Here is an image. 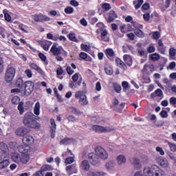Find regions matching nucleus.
Here are the masks:
<instances>
[{
    "instance_id": "f257e3e1",
    "label": "nucleus",
    "mask_w": 176,
    "mask_h": 176,
    "mask_svg": "<svg viewBox=\"0 0 176 176\" xmlns=\"http://www.w3.org/2000/svg\"><path fill=\"white\" fill-rule=\"evenodd\" d=\"M88 159L94 166L100 163V159L105 160L108 159V153L101 146H98L95 148V154L90 153L88 154Z\"/></svg>"
},
{
    "instance_id": "37998d69",
    "label": "nucleus",
    "mask_w": 176,
    "mask_h": 176,
    "mask_svg": "<svg viewBox=\"0 0 176 176\" xmlns=\"http://www.w3.org/2000/svg\"><path fill=\"white\" fill-rule=\"evenodd\" d=\"M12 102L14 104V105H17L18 104H20V98L19 96H14L12 99Z\"/></svg>"
},
{
    "instance_id": "4c0bfd02",
    "label": "nucleus",
    "mask_w": 176,
    "mask_h": 176,
    "mask_svg": "<svg viewBox=\"0 0 176 176\" xmlns=\"http://www.w3.org/2000/svg\"><path fill=\"white\" fill-rule=\"evenodd\" d=\"M41 169L43 170V173L45 171H52L53 170V167L49 164H45L41 166Z\"/></svg>"
},
{
    "instance_id": "6ab92c4d",
    "label": "nucleus",
    "mask_w": 176,
    "mask_h": 176,
    "mask_svg": "<svg viewBox=\"0 0 176 176\" xmlns=\"http://www.w3.org/2000/svg\"><path fill=\"white\" fill-rule=\"evenodd\" d=\"M92 130L96 133H105V127L100 125H93Z\"/></svg>"
},
{
    "instance_id": "58836bf2",
    "label": "nucleus",
    "mask_w": 176,
    "mask_h": 176,
    "mask_svg": "<svg viewBox=\"0 0 176 176\" xmlns=\"http://www.w3.org/2000/svg\"><path fill=\"white\" fill-rule=\"evenodd\" d=\"M134 33L139 38H144V32H142L141 30L138 29V28H136L134 30Z\"/></svg>"
},
{
    "instance_id": "5fc2aeb1",
    "label": "nucleus",
    "mask_w": 176,
    "mask_h": 176,
    "mask_svg": "<svg viewBox=\"0 0 176 176\" xmlns=\"http://www.w3.org/2000/svg\"><path fill=\"white\" fill-rule=\"evenodd\" d=\"M154 123H155V126H157V127H162V126L164 125V121L162 120L155 121Z\"/></svg>"
},
{
    "instance_id": "a878e982",
    "label": "nucleus",
    "mask_w": 176,
    "mask_h": 176,
    "mask_svg": "<svg viewBox=\"0 0 176 176\" xmlns=\"http://www.w3.org/2000/svg\"><path fill=\"white\" fill-rule=\"evenodd\" d=\"M26 133L27 131L25 127H20L16 130V135H19V137H23Z\"/></svg>"
},
{
    "instance_id": "423d86ee",
    "label": "nucleus",
    "mask_w": 176,
    "mask_h": 176,
    "mask_svg": "<svg viewBox=\"0 0 176 176\" xmlns=\"http://www.w3.org/2000/svg\"><path fill=\"white\" fill-rule=\"evenodd\" d=\"M16 76V69L12 66L8 67L5 74V80L7 83H10Z\"/></svg>"
},
{
    "instance_id": "c03bdc74",
    "label": "nucleus",
    "mask_w": 176,
    "mask_h": 176,
    "mask_svg": "<svg viewBox=\"0 0 176 176\" xmlns=\"http://www.w3.org/2000/svg\"><path fill=\"white\" fill-rule=\"evenodd\" d=\"M168 145L171 152H176V145L174 143L168 142Z\"/></svg>"
},
{
    "instance_id": "680f3d73",
    "label": "nucleus",
    "mask_w": 176,
    "mask_h": 176,
    "mask_svg": "<svg viewBox=\"0 0 176 176\" xmlns=\"http://www.w3.org/2000/svg\"><path fill=\"white\" fill-rule=\"evenodd\" d=\"M72 79L74 82H77L78 79H79V73H76L72 77Z\"/></svg>"
},
{
    "instance_id": "f3484780",
    "label": "nucleus",
    "mask_w": 176,
    "mask_h": 176,
    "mask_svg": "<svg viewBox=\"0 0 176 176\" xmlns=\"http://www.w3.org/2000/svg\"><path fill=\"white\" fill-rule=\"evenodd\" d=\"M157 49L161 54H166V47H164V44H163V41L160 39L158 41V45L157 47Z\"/></svg>"
},
{
    "instance_id": "8fccbe9b",
    "label": "nucleus",
    "mask_w": 176,
    "mask_h": 176,
    "mask_svg": "<svg viewBox=\"0 0 176 176\" xmlns=\"http://www.w3.org/2000/svg\"><path fill=\"white\" fill-rule=\"evenodd\" d=\"M65 12L67 14H71L74 13V8L72 7H67L66 8H65Z\"/></svg>"
},
{
    "instance_id": "20e7f679",
    "label": "nucleus",
    "mask_w": 176,
    "mask_h": 176,
    "mask_svg": "<svg viewBox=\"0 0 176 176\" xmlns=\"http://www.w3.org/2000/svg\"><path fill=\"white\" fill-rule=\"evenodd\" d=\"M11 159L12 162L17 164H27L28 162H30L29 155H20L19 153H12L11 154Z\"/></svg>"
},
{
    "instance_id": "3c124183",
    "label": "nucleus",
    "mask_w": 176,
    "mask_h": 176,
    "mask_svg": "<svg viewBox=\"0 0 176 176\" xmlns=\"http://www.w3.org/2000/svg\"><path fill=\"white\" fill-rule=\"evenodd\" d=\"M68 38L70 41H72L73 42H76V36H75V33L69 34Z\"/></svg>"
},
{
    "instance_id": "e2e57ef3",
    "label": "nucleus",
    "mask_w": 176,
    "mask_h": 176,
    "mask_svg": "<svg viewBox=\"0 0 176 176\" xmlns=\"http://www.w3.org/2000/svg\"><path fill=\"white\" fill-rule=\"evenodd\" d=\"M25 74H26L28 78H32V72L30 69H26Z\"/></svg>"
},
{
    "instance_id": "bf43d9fd",
    "label": "nucleus",
    "mask_w": 176,
    "mask_h": 176,
    "mask_svg": "<svg viewBox=\"0 0 176 176\" xmlns=\"http://www.w3.org/2000/svg\"><path fill=\"white\" fill-rule=\"evenodd\" d=\"M156 151L161 155V156H164V151L163 148L160 146H157L156 147Z\"/></svg>"
},
{
    "instance_id": "c9c22d12",
    "label": "nucleus",
    "mask_w": 176,
    "mask_h": 176,
    "mask_svg": "<svg viewBox=\"0 0 176 176\" xmlns=\"http://www.w3.org/2000/svg\"><path fill=\"white\" fill-rule=\"evenodd\" d=\"M72 142V140L65 138L64 139H62L60 142V145H69Z\"/></svg>"
},
{
    "instance_id": "79ce46f5",
    "label": "nucleus",
    "mask_w": 176,
    "mask_h": 176,
    "mask_svg": "<svg viewBox=\"0 0 176 176\" xmlns=\"http://www.w3.org/2000/svg\"><path fill=\"white\" fill-rule=\"evenodd\" d=\"M102 9H103V10H106L107 12H108V10H111V4H109L108 3H102Z\"/></svg>"
},
{
    "instance_id": "de8ad7c7",
    "label": "nucleus",
    "mask_w": 176,
    "mask_h": 176,
    "mask_svg": "<svg viewBox=\"0 0 176 176\" xmlns=\"http://www.w3.org/2000/svg\"><path fill=\"white\" fill-rule=\"evenodd\" d=\"M106 54L107 56V57H113V49H107L106 50Z\"/></svg>"
},
{
    "instance_id": "4d7b16f0",
    "label": "nucleus",
    "mask_w": 176,
    "mask_h": 176,
    "mask_svg": "<svg viewBox=\"0 0 176 176\" xmlns=\"http://www.w3.org/2000/svg\"><path fill=\"white\" fill-rule=\"evenodd\" d=\"M74 162H75V160H74V157H69L65 160L66 164H72Z\"/></svg>"
},
{
    "instance_id": "a211bd4d",
    "label": "nucleus",
    "mask_w": 176,
    "mask_h": 176,
    "mask_svg": "<svg viewBox=\"0 0 176 176\" xmlns=\"http://www.w3.org/2000/svg\"><path fill=\"white\" fill-rule=\"evenodd\" d=\"M23 143L25 145H30L33 144L34 142V138L31 135H26L22 139Z\"/></svg>"
},
{
    "instance_id": "473e14b6",
    "label": "nucleus",
    "mask_w": 176,
    "mask_h": 176,
    "mask_svg": "<svg viewBox=\"0 0 176 176\" xmlns=\"http://www.w3.org/2000/svg\"><path fill=\"white\" fill-rule=\"evenodd\" d=\"M142 3H144V0H135L133 1V4L135 9H140Z\"/></svg>"
},
{
    "instance_id": "09e8293b",
    "label": "nucleus",
    "mask_w": 176,
    "mask_h": 176,
    "mask_svg": "<svg viewBox=\"0 0 176 176\" xmlns=\"http://www.w3.org/2000/svg\"><path fill=\"white\" fill-rule=\"evenodd\" d=\"M16 86H17L19 88L23 87V78H19L16 80Z\"/></svg>"
},
{
    "instance_id": "f704fd0d",
    "label": "nucleus",
    "mask_w": 176,
    "mask_h": 176,
    "mask_svg": "<svg viewBox=\"0 0 176 176\" xmlns=\"http://www.w3.org/2000/svg\"><path fill=\"white\" fill-rule=\"evenodd\" d=\"M151 61H159L160 60V55L157 53H154L150 56Z\"/></svg>"
},
{
    "instance_id": "a18cd8bd",
    "label": "nucleus",
    "mask_w": 176,
    "mask_h": 176,
    "mask_svg": "<svg viewBox=\"0 0 176 176\" xmlns=\"http://www.w3.org/2000/svg\"><path fill=\"white\" fill-rule=\"evenodd\" d=\"M116 128L113 127V126H109L104 127V133H111V131H115Z\"/></svg>"
},
{
    "instance_id": "4be33fe9",
    "label": "nucleus",
    "mask_w": 176,
    "mask_h": 176,
    "mask_svg": "<svg viewBox=\"0 0 176 176\" xmlns=\"http://www.w3.org/2000/svg\"><path fill=\"white\" fill-rule=\"evenodd\" d=\"M34 113L36 116H39V115H41V103L39 102H37L34 104Z\"/></svg>"
},
{
    "instance_id": "9b49d317",
    "label": "nucleus",
    "mask_w": 176,
    "mask_h": 176,
    "mask_svg": "<svg viewBox=\"0 0 176 176\" xmlns=\"http://www.w3.org/2000/svg\"><path fill=\"white\" fill-rule=\"evenodd\" d=\"M18 150L22 155H28L30 156V152H31V147L26 144V146H19Z\"/></svg>"
},
{
    "instance_id": "f8f14e48",
    "label": "nucleus",
    "mask_w": 176,
    "mask_h": 176,
    "mask_svg": "<svg viewBox=\"0 0 176 176\" xmlns=\"http://www.w3.org/2000/svg\"><path fill=\"white\" fill-rule=\"evenodd\" d=\"M160 166L163 168H166V170L170 169V164H168V161L164 158H158L157 159Z\"/></svg>"
},
{
    "instance_id": "412c9836",
    "label": "nucleus",
    "mask_w": 176,
    "mask_h": 176,
    "mask_svg": "<svg viewBox=\"0 0 176 176\" xmlns=\"http://www.w3.org/2000/svg\"><path fill=\"white\" fill-rule=\"evenodd\" d=\"M80 167L83 171H89V170H90V164H89V161L86 160H83Z\"/></svg>"
},
{
    "instance_id": "c756f323",
    "label": "nucleus",
    "mask_w": 176,
    "mask_h": 176,
    "mask_svg": "<svg viewBox=\"0 0 176 176\" xmlns=\"http://www.w3.org/2000/svg\"><path fill=\"white\" fill-rule=\"evenodd\" d=\"M176 50L174 47L169 49V58L170 60H175Z\"/></svg>"
},
{
    "instance_id": "ea45409f",
    "label": "nucleus",
    "mask_w": 176,
    "mask_h": 176,
    "mask_svg": "<svg viewBox=\"0 0 176 176\" xmlns=\"http://www.w3.org/2000/svg\"><path fill=\"white\" fill-rule=\"evenodd\" d=\"M18 110L19 111L20 115H23L24 113V103L23 102H20L18 105Z\"/></svg>"
},
{
    "instance_id": "4468645a",
    "label": "nucleus",
    "mask_w": 176,
    "mask_h": 176,
    "mask_svg": "<svg viewBox=\"0 0 176 176\" xmlns=\"http://www.w3.org/2000/svg\"><path fill=\"white\" fill-rule=\"evenodd\" d=\"M116 162L118 166H123V164H126V162H127V158H126V156L124 155H119L116 157Z\"/></svg>"
},
{
    "instance_id": "e433bc0d",
    "label": "nucleus",
    "mask_w": 176,
    "mask_h": 176,
    "mask_svg": "<svg viewBox=\"0 0 176 176\" xmlns=\"http://www.w3.org/2000/svg\"><path fill=\"white\" fill-rule=\"evenodd\" d=\"M113 89H114L116 93L119 94V93H120V91H122V86H120V85H119L118 83L113 82Z\"/></svg>"
},
{
    "instance_id": "7c9ffc66",
    "label": "nucleus",
    "mask_w": 176,
    "mask_h": 176,
    "mask_svg": "<svg viewBox=\"0 0 176 176\" xmlns=\"http://www.w3.org/2000/svg\"><path fill=\"white\" fill-rule=\"evenodd\" d=\"M3 13L4 14L5 20L8 23H10V21H12V16L9 14V11L8 10H3Z\"/></svg>"
},
{
    "instance_id": "69168bd1",
    "label": "nucleus",
    "mask_w": 176,
    "mask_h": 176,
    "mask_svg": "<svg viewBox=\"0 0 176 176\" xmlns=\"http://www.w3.org/2000/svg\"><path fill=\"white\" fill-rule=\"evenodd\" d=\"M153 37L154 39H159L160 38V33L159 32H154L153 33Z\"/></svg>"
},
{
    "instance_id": "72a5a7b5",
    "label": "nucleus",
    "mask_w": 176,
    "mask_h": 176,
    "mask_svg": "<svg viewBox=\"0 0 176 176\" xmlns=\"http://www.w3.org/2000/svg\"><path fill=\"white\" fill-rule=\"evenodd\" d=\"M39 15V22L43 23V21H50V17L43 15L42 14H38Z\"/></svg>"
},
{
    "instance_id": "f03ea898",
    "label": "nucleus",
    "mask_w": 176,
    "mask_h": 176,
    "mask_svg": "<svg viewBox=\"0 0 176 176\" xmlns=\"http://www.w3.org/2000/svg\"><path fill=\"white\" fill-rule=\"evenodd\" d=\"M23 122L26 127L34 129V130H39L41 129V124L34 119V113L31 112H28L24 115Z\"/></svg>"
},
{
    "instance_id": "13d9d810",
    "label": "nucleus",
    "mask_w": 176,
    "mask_h": 176,
    "mask_svg": "<svg viewBox=\"0 0 176 176\" xmlns=\"http://www.w3.org/2000/svg\"><path fill=\"white\" fill-rule=\"evenodd\" d=\"M5 69L3 66V58L0 56V74H2L3 72V69Z\"/></svg>"
},
{
    "instance_id": "5701e85b",
    "label": "nucleus",
    "mask_w": 176,
    "mask_h": 176,
    "mask_svg": "<svg viewBox=\"0 0 176 176\" xmlns=\"http://www.w3.org/2000/svg\"><path fill=\"white\" fill-rule=\"evenodd\" d=\"M123 58L126 65H128L129 67H131V65H133V59L131 58V56H130L129 55H124L123 56Z\"/></svg>"
},
{
    "instance_id": "6e6d98bb",
    "label": "nucleus",
    "mask_w": 176,
    "mask_h": 176,
    "mask_svg": "<svg viewBox=\"0 0 176 176\" xmlns=\"http://www.w3.org/2000/svg\"><path fill=\"white\" fill-rule=\"evenodd\" d=\"M81 49L84 52H89L90 50V46L86 44H81Z\"/></svg>"
},
{
    "instance_id": "49530a36",
    "label": "nucleus",
    "mask_w": 176,
    "mask_h": 176,
    "mask_svg": "<svg viewBox=\"0 0 176 176\" xmlns=\"http://www.w3.org/2000/svg\"><path fill=\"white\" fill-rule=\"evenodd\" d=\"M38 57L39 58L43 61V63H45L46 64V65H47V61L46 56H45V54H43V53H39L38 54Z\"/></svg>"
},
{
    "instance_id": "2f4dec72",
    "label": "nucleus",
    "mask_w": 176,
    "mask_h": 176,
    "mask_svg": "<svg viewBox=\"0 0 176 176\" xmlns=\"http://www.w3.org/2000/svg\"><path fill=\"white\" fill-rule=\"evenodd\" d=\"M116 166V164L113 161H109L107 163L105 164V168L107 170H112L113 169V167Z\"/></svg>"
},
{
    "instance_id": "a19ab883",
    "label": "nucleus",
    "mask_w": 176,
    "mask_h": 176,
    "mask_svg": "<svg viewBox=\"0 0 176 176\" xmlns=\"http://www.w3.org/2000/svg\"><path fill=\"white\" fill-rule=\"evenodd\" d=\"M104 71L107 75H113V69H112V67L109 66L104 67Z\"/></svg>"
},
{
    "instance_id": "7ed1b4c3",
    "label": "nucleus",
    "mask_w": 176,
    "mask_h": 176,
    "mask_svg": "<svg viewBox=\"0 0 176 176\" xmlns=\"http://www.w3.org/2000/svg\"><path fill=\"white\" fill-rule=\"evenodd\" d=\"M144 176H166L164 171L162 170L157 165L151 166H145L143 169Z\"/></svg>"
},
{
    "instance_id": "dca6fc26",
    "label": "nucleus",
    "mask_w": 176,
    "mask_h": 176,
    "mask_svg": "<svg viewBox=\"0 0 176 176\" xmlns=\"http://www.w3.org/2000/svg\"><path fill=\"white\" fill-rule=\"evenodd\" d=\"M155 71V66L153 64L144 65L143 67V72L144 74H151Z\"/></svg>"
},
{
    "instance_id": "39448f33",
    "label": "nucleus",
    "mask_w": 176,
    "mask_h": 176,
    "mask_svg": "<svg viewBox=\"0 0 176 176\" xmlns=\"http://www.w3.org/2000/svg\"><path fill=\"white\" fill-rule=\"evenodd\" d=\"M99 29L96 30V32H100L101 34L100 41H104V42H109V38H108V30L105 28V25L102 23H98L96 25Z\"/></svg>"
},
{
    "instance_id": "603ef678",
    "label": "nucleus",
    "mask_w": 176,
    "mask_h": 176,
    "mask_svg": "<svg viewBox=\"0 0 176 176\" xmlns=\"http://www.w3.org/2000/svg\"><path fill=\"white\" fill-rule=\"evenodd\" d=\"M71 112L72 113H74V115H80L82 113V112H80V111H79L78 109H76L75 107L71 108Z\"/></svg>"
},
{
    "instance_id": "864d4df0",
    "label": "nucleus",
    "mask_w": 176,
    "mask_h": 176,
    "mask_svg": "<svg viewBox=\"0 0 176 176\" xmlns=\"http://www.w3.org/2000/svg\"><path fill=\"white\" fill-rule=\"evenodd\" d=\"M169 102L170 105H173V107H175L176 108V98L175 97H171L169 99Z\"/></svg>"
},
{
    "instance_id": "0eeeda50",
    "label": "nucleus",
    "mask_w": 176,
    "mask_h": 176,
    "mask_svg": "<svg viewBox=\"0 0 176 176\" xmlns=\"http://www.w3.org/2000/svg\"><path fill=\"white\" fill-rule=\"evenodd\" d=\"M24 91L21 92V96L22 97H28L30 94H31L34 90V83L32 81H26L24 83Z\"/></svg>"
},
{
    "instance_id": "2eb2a0df",
    "label": "nucleus",
    "mask_w": 176,
    "mask_h": 176,
    "mask_svg": "<svg viewBox=\"0 0 176 176\" xmlns=\"http://www.w3.org/2000/svg\"><path fill=\"white\" fill-rule=\"evenodd\" d=\"M10 162L8 160V158L3 159L2 155H0V170H3V168H6L8 166H9Z\"/></svg>"
},
{
    "instance_id": "cd10ccee",
    "label": "nucleus",
    "mask_w": 176,
    "mask_h": 176,
    "mask_svg": "<svg viewBox=\"0 0 176 176\" xmlns=\"http://www.w3.org/2000/svg\"><path fill=\"white\" fill-rule=\"evenodd\" d=\"M133 165L135 170H140L141 168V163H140V160L134 157L133 160Z\"/></svg>"
},
{
    "instance_id": "bb28decb",
    "label": "nucleus",
    "mask_w": 176,
    "mask_h": 176,
    "mask_svg": "<svg viewBox=\"0 0 176 176\" xmlns=\"http://www.w3.org/2000/svg\"><path fill=\"white\" fill-rule=\"evenodd\" d=\"M88 176H105L107 175V173H105V172H102V171H91L89 172L87 174Z\"/></svg>"
},
{
    "instance_id": "ddd939ff",
    "label": "nucleus",
    "mask_w": 176,
    "mask_h": 176,
    "mask_svg": "<svg viewBox=\"0 0 176 176\" xmlns=\"http://www.w3.org/2000/svg\"><path fill=\"white\" fill-rule=\"evenodd\" d=\"M51 123V127H50V134H51V138H54L56 137V121H54V119L52 118L50 120Z\"/></svg>"
},
{
    "instance_id": "0e129e2a",
    "label": "nucleus",
    "mask_w": 176,
    "mask_h": 176,
    "mask_svg": "<svg viewBox=\"0 0 176 176\" xmlns=\"http://www.w3.org/2000/svg\"><path fill=\"white\" fill-rule=\"evenodd\" d=\"M155 93L157 97H162V96H163V91L160 89L155 90Z\"/></svg>"
},
{
    "instance_id": "338daca9",
    "label": "nucleus",
    "mask_w": 176,
    "mask_h": 176,
    "mask_svg": "<svg viewBox=\"0 0 176 176\" xmlns=\"http://www.w3.org/2000/svg\"><path fill=\"white\" fill-rule=\"evenodd\" d=\"M156 49L153 47V45H151L147 48L148 53H153Z\"/></svg>"
},
{
    "instance_id": "c85d7f7f",
    "label": "nucleus",
    "mask_w": 176,
    "mask_h": 176,
    "mask_svg": "<svg viewBox=\"0 0 176 176\" xmlns=\"http://www.w3.org/2000/svg\"><path fill=\"white\" fill-rule=\"evenodd\" d=\"M116 17H118V16L116 15L115 11L111 10L109 13V18L107 19L108 23H111V21H113Z\"/></svg>"
},
{
    "instance_id": "1a4fd4ad",
    "label": "nucleus",
    "mask_w": 176,
    "mask_h": 176,
    "mask_svg": "<svg viewBox=\"0 0 176 176\" xmlns=\"http://www.w3.org/2000/svg\"><path fill=\"white\" fill-rule=\"evenodd\" d=\"M0 149L1 152H3L1 155V156H3V159H7V160H9V148L8 147V144L3 142H1Z\"/></svg>"
},
{
    "instance_id": "aec40b11",
    "label": "nucleus",
    "mask_w": 176,
    "mask_h": 176,
    "mask_svg": "<svg viewBox=\"0 0 176 176\" xmlns=\"http://www.w3.org/2000/svg\"><path fill=\"white\" fill-rule=\"evenodd\" d=\"M52 42L49 41H44L41 43V47L43 49V50H45V52H48L49 49H50V46H52Z\"/></svg>"
},
{
    "instance_id": "6e6552de",
    "label": "nucleus",
    "mask_w": 176,
    "mask_h": 176,
    "mask_svg": "<svg viewBox=\"0 0 176 176\" xmlns=\"http://www.w3.org/2000/svg\"><path fill=\"white\" fill-rule=\"evenodd\" d=\"M75 97L79 100L80 105H87L89 104V101H87V97L83 91H78L76 92Z\"/></svg>"
},
{
    "instance_id": "774afa93",
    "label": "nucleus",
    "mask_w": 176,
    "mask_h": 176,
    "mask_svg": "<svg viewBox=\"0 0 176 176\" xmlns=\"http://www.w3.org/2000/svg\"><path fill=\"white\" fill-rule=\"evenodd\" d=\"M35 176H43L45 175V174L43 173L42 169H41L40 170L36 172V173L34 174Z\"/></svg>"
},
{
    "instance_id": "052dcab7",
    "label": "nucleus",
    "mask_w": 176,
    "mask_h": 176,
    "mask_svg": "<svg viewBox=\"0 0 176 176\" xmlns=\"http://www.w3.org/2000/svg\"><path fill=\"white\" fill-rule=\"evenodd\" d=\"M122 88L126 90L127 89H130V87H129V82H126V81H123L122 82Z\"/></svg>"
},
{
    "instance_id": "9d476101",
    "label": "nucleus",
    "mask_w": 176,
    "mask_h": 176,
    "mask_svg": "<svg viewBox=\"0 0 176 176\" xmlns=\"http://www.w3.org/2000/svg\"><path fill=\"white\" fill-rule=\"evenodd\" d=\"M63 52L67 54V52L64 51V49H63L62 47L57 46L56 44H54L50 50V52L53 54V56H60Z\"/></svg>"
},
{
    "instance_id": "b1692460",
    "label": "nucleus",
    "mask_w": 176,
    "mask_h": 176,
    "mask_svg": "<svg viewBox=\"0 0 176 176\" xmlns=\"http://www.w3.org/2000/svg\"><path fill=\"white\" fill-rule=\"evenodd\" d=\"M116 64L118 65V67H119V68H122V69H127V66H126L124 63H123V61H122V60H120L119 58L116 59Z\"/></svg>"
},
{
    "instance_id": "393cba45",
    "label": "nucleus",
    "mask_w": 176,
    "mask_h": 176,
    "mask_svg": "<svg viewBox=\"0 0 176 176\" xmlns=\"http://www.w3.org/2000/svg\"><path fill=\"white\" fill-rule=\"evenodd\" d=\"M79 57L82 59V60H85V61H88V63H91V57H90V56L87 55V54H86L85 52H81L79 54Z\"/></svg>"
}]
</instances>
